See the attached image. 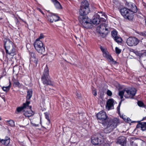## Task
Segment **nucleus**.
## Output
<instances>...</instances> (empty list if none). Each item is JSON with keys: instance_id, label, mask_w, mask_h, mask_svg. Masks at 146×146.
Instances as JSON below:
<instances>
[{"instance_id": "obj_21", "label": "nucleus", "mask_w": 146, "mask_h": 146, "mask_svg": "<svg viewBox=\"0 0 146 146\" xmlns=\"http://www.w3.org/2000/svg\"><path fill=\"white\" fill-rule=\"evenodd\" d=\"M103 56L107 58L109 62L113 61V59L111 56L109 55V53L107 50L103 53Z\"/></svg>"}, {"instance_id": "obj_34", "label": "nucleus", "mask_w": 146, "mask_h": 146, "mask_svg": "<svg viewBox=\"0 0 146 146\" xmlns=\"http://www.w3.org/2000/svg\"><path fill=\"white\" fill-rule=\"evenodd\" d=\"M92 93L95 96H96L97 95V92L96 89L94 88L92 90Z\"/></svg>"}, {"instance_id": "obj_26", "label": "nucleus", "mask_w": 146, "mask_h": 146, "mask_svg": "<svg viewBox=\"0 0 146 146\" xmlns=\"http://www.w3.org/2000/svg\"><path fill=\"white\" fill-rule=\"evenodd\" d=\"M27 98L28 100H30L32 95L33 91L31 89L28 90L27 92Z\"/></svg>"}, {"instance_id": "obj_48", "label": "nucleus", "mask_w": 146, "mask_h": 146, "mask_svg": "<svg viewBox=\"0 0 146 146\" xmlns=\"http://www.w3.org/2000/svg\"><path fill=\"white\" fill-rule=\"evenodd\" d=\"M140 59H141V60H142V56H141V57H140Z\"/></svg>"}, {"instance_id": "obj_6", "label": "nucleus", "mask_w": 146, "mask_h": 146, "mask_svg": "<svg viewBox=\"0 0 146 146\" xmlns=\"http://www.w3.org/2000/svg\"><path fill=\"white\" fill-rule=\"evenodd\" d=\"M90 11L88 2L86 0L83 1L81 3L79 11L80 15H86L89 13Z\"/></svg>"}, {"instance_id": "obj_4", "label": "nucleus", "mask_w": 146, "mask_h": 146, "mask_svg": "<svg viewBox=\"0 0 146 146\" xmlns=\"http://www.w3.org/2000/svg\"><path fill=\"white\" fill-rule=\"evenodd\" d=\"M6 52L7 54L13 56L16 54L15 46L13 43L9 40L5 43Z\"/></svg>"}, {"instance_id": "obj_33", "label": "nucleus", "mask_w": 146, "mask_h": 146, "mask_svg": "<svg viewBox=\"0 0 146 146\" xmlns=\"http://www.w3.org/2000/svg\"><path fill=\"white\" fill-rule=\"evenodd\" d=\"M138 105L140 107H142L143 106V103L141 101H138L137 102Z\"/></svg>"}, {"instance_id": "obj_8", "label": "nucleus", "mask_w": 146, "mask_h": 146, "mask_svg": "<svg viewBox=\"0 0 146 146\" xmlns=\"http://www.w3.org/2000/svg\"><path fill=\"white\" fill-rule=\"evenodd\" d=\"M34 45L35 49L39 53L41 54L44 53L45 49L41 41L36 40Z\"/></svg>"}, {"instance_id": "obj_40", "label": "nucleus", "mask_w": 146, "mask_h": 146, "mask_svg": "<svg viewBox=\"0 0 146 146\" xmlns=\"http://www.w3.org/2000/svg\"><path fill=\"white\" fill-rule=\"evenodd\" d=\"M37 9L40 11L43 15H44V13L43 12L42 10L39 8H38Z\"/></svg>"}, {"instance_id": "obj_38", "label": "nucleus", "mask_w": 146, "mask_h": 146, "mask_svg": "<svg viewBox=\"0 0 146 146\" xmlns=\"http://www.w3.org/2000/svg\"><path fill=\"white\" fill-rule=\"evenodd\" d=\"M76 95L78 98H80L81 97V95L79 93L77 92Z\"/></svg>"}, {"instance_id": "obj_24", "label": "nucleus", "mask_w": 146, "mask_h": 146, "mask_svg": "<svg viewBox=\"0 0 146 146\" xmlns=\"http://www.w3.org/2000/svg\"><path fill=\"white\" fill-rule=\"evenodd\" d=\"M26 105H27V102H26V103H24L23 104L22 106L17 108V111L18 112H19L23 111V113L24 111H25V110L26 109Z\"/></svg>"}, {"instance_id": "obj_47", "label": "nucleus", "mask_w": 146, "mask_h": 146, "mask_svg": "<svg viewBox=\"0 0 146 146\" xmlns=\"http://www.w3.org/2000/svg\"><path fill=\"white\" fill-rule=\"evenodd\" d=\"M144 35L146 36V32L144 33Z\"/></svg>"}, {"instance_id": "obj_31", "label": "nucleus", "mask_w": 146, "mask_h": 146, "mask_svg": "<svg viewBox=\"0 0 146 146\" xmlns=\"http://www.w3.org/2000/svg\"><path fill=\"white\" fill-rule=\"evenodd\" d=\"M44 36L42 34H41L39 37L37 38L36 40H40L44 38Z\"/></svg>"}, {"instance_id": "obj_49", "label": "nucleus", "mask_w": 146, "mask_h": 146, "mask_svg": "<svg viewBox=\"0 0 146 146\" xmlns=\"http://www.w3.org/2000/svg\"><path fill=\"white\" fill-rule=\"evenodd\" d=\"M123 119L124 120H125L126 119L125 118H123V117H122Z\"/></svg>"}, {"instance_id": "obj_7", "label": "nucleus", "mask_w": 146, "mask_h": 146, "mask_svg": "<svg viewBox=\"0 0 146 146\" xmlns=\"http://www.w3.org/2000/svg\"><path fill=\"white\" fill-rule=\"evenodd\" d=\"M79 20L82 25L85 28H89L91 24V20L86 15H80Z\"/></svg>"}, {"instance_id": "obj_44", "label": "nucleus", "mask_w": 146, "mask_h": 146, "mask_svg": "<svg viewBox=\"0 0 146 146\" xmlns=\"http://www.w3.org/2000/svg\"><path fill=\"white\" fill-rule=\"evenodd\" d=\"M127 121H128L129 122H130L131 121V119L129 118H127Z\"/></svg>"}, {"instance_id": "obj_12", "label": "nucleus", "mask_w": 146, "mask_h": 146, "mask_svg": "<svg viewBox=\"0 0 146 146\" xmlns=\"http://www.w3.org/2000/svg\"><path fill=\"white\" fill-rule=\"evenodd\" d=\"M30 64L36 67L38 64V59L36 54L32 52L30 53Z\"/></svg>"}, {"instance_id": "obj_10", "label": "nucleus", "mask_w": 146, "mask_h": 146, "mask_svg": "<svg viewBox=\"0 0 146 146\" xmlns=\"http://www.w3.org/2000/svg\"><path fill=\"white\" fill-rule=\"evenodd\" d=\"M109 28V27L107 24L103 23L97 27V30L100 34H104L106 36L108 32Z\"/></svg>"}, {"instance_id": "obj_23", "label": "nucleus", "mask_w": 146, "mask_h": 146, "mask_svg": "<svg viewBox=\"0 0 146 146\" xmlns=\"http://www.w3.org/2000/svg\"><path fill=\"white\" fill-rule=\"evenodd\" d=\"M1 142L6 146H9L10 142V139L9 137H7V139H2L0 141Z\"/></svg>"}, {"instance_id": "obj_27", "label": "nucleus", "mask_w": 146, "mask_h": 146, "mask_svg": "<svg viewBox=\"0 0 146 146\" xmlns=\"http://www.w3.org/2000/svg\"><path fill=\"white\" fill-rule=\"evenodd\" d=\"M8 125L12 127H14L15 126L14 122L12 120H7V121Z\"/></svg>"}, {"instance_id": "obj_35", "label": "nucleus", "mask_w": 146, "mask_h": 146, "mask_svg": "<svg viewBox=\"0 0 146 146\" xmlns=\"http://www.w3.org/2000/svg\"><path fill=\"white\" fill-rule=\"evenodd\" d=\"M107 94L109 96H111L112 95V93L111 91L108 90L107 91Z\"/></svg>"}, {"instance_id": "obj_16", "label": "nucleus", "mask_w": 146, "mask_h": 146, "mask_svg": "<svg viewBox=\"0 0 146 146\" xmlns=\"http://www.w3.org/2000/svg\"><path fill=\"white\" fill-rule=\"evenodd\" d=\"M114 103V100L112 99H110L107 101L106 105V108L108 110L113 109V105Z\"/></svg>"}, {"instance_id": "obj_45", "label": "nucleus", "mask_w": 146, "mask_h": 146, "mask_svg": "<svg viewBox=\"0 0 146 146\" xmlns=\"http://www.w3.org/2000/svg\"><path fill=\"white\" fill-rule=\"evenodd\" d=\"M144 54H145V55L146 56V50L144 52Z\"/></svg>"}, {"instance_id": "obj_36", "label": "nucleus", "mask_w": 146, "mask_h": 146, "mask_svg": "<svg viewBox=\"0 0 146 146\" xmlns=\"http://www.w3.org/2000/svg\"><path fill=\"white\" fill-rule=\"evenodd\" d=\"M14 84L15 85H17V86H19L20 85V83L17 81H16L15 82H14Z\"/></svg>"}, {"instance_id": "obj_42", "label": "nucleus", "mask_w": 146, "mask_h": 146, "mask_svg": "<svg viewBox=\"0 0 146 146\" xmlns=\"http://www.w3.org/2000/svg\"><path fill=\"white\" fill-rule=\"evenodd\" d=\"M121 103V102H120L118 106H117V110H118L119 111V108H120V106Z\"/></svg>"}, {"instance_id": "obj_29", "label": "nucleus", "mask_w": 146, "mask_h": 146, "mask_svg": "<svg viewBox=\"0 0 146 146\" xmlns=\"http://www.w3.org/2000/svg\"><path fill=\"white\" fill-rule=\"evenodd\" d=\"M111 34L112 36L114 38L115 37L117 36V32L115 31H113L111 32Z\"/></svg>"}, {"instance_id": "obj_5", "label": "nucleus", "mask_w": 146, "mask_h": 146, "mask_svg": "<svg viewBox=\"0 0 146 146\" xmlns=\"http://www.w3.org/2000/svg\"><path fill=\"white\" fill-rule=\"evenodd\" d=\"M41 79L43 83L46 85H50L52 84L51 81L50 79L49 70L47 65L44 70L43 74Z\"/></svg>"}, {"instance_id": "obj_1", "label": "nucleus", "mask_w": 146, "mask_h": 146, "mask_svg": "<svg viewBox=\"0 0 146 146\" xmlns=\"http://www.w3.org/2000/svg\"><path fill=\"white\" fill-rule=\"evenodd\" d=\"M126 6L127 8L123 7L120 9L121 15L125 18L129 20L133 18V13L137 11V8L135 5L131 3H127Z\"/></svg>"}, {"instance_id": "obj_22", "label": "nucleus", "mask_w": 146, "mask_h": 146, "mask_svg": "<svg viewBox=\"0 0 146 146\" xmlns=\"http://www.w3.org/2000/svg\"><path fill=\"white\" fill-rule=\"evenodd\" d=\"M52 2L54 4V6L56 9H62L61 5L60 3L57 0H51Z\"/></svg>"}, {"instance_id": "obj_46", "label": "nucleus", "mask_w": 146, "mask_h": 146, "mask_svg": "<svg viewBox=\"0 0 146 146\" xmlns=\"http://www.w3.org/2000/svg\"><path fill=\"white\" fill-rule=\"evenodd\" d=\"M7 137H7V136H6L5 137V139H7Z\"/></svg>"}, {"instance_id": "obj_37", "label": "nucleus", "mask_w": 146, "mask_h": 146, "mask_svg": "<svg viewBox=\"0 0 146 146\" xmlns=\"http://www.w3.org/2000/svg\"><path fill=\"white\" fill-rule=\"evenodd\" d=\"M100 48H101V49L102 50V52L103 53L105 52V51H106V50L104 49V48H103L102 46H100Z\"/></svg>"}, {"instance_id": "obj_19", "label": "nucleus", "mask_w": 146, "mask_h": 146, "mask_svg": "<svg viewBox=\"0 0 146 146\" xmlns=\"http://www.w3.org/2000/svg\"><path fill=\"white\" fill-rule=\"evenodd\" d=\"M137 128H140L142 131L146 130V122H142L139 123L136 126Z\"/></svg>"}, {"instance_id": "obj_15", "label": "nucleus", "mask_w": 146, "mask_h": 146, "mask_svg": "<svg viewBox=\"0 0 146 146\" xmlns=\"http://www.w3.org/2000/svg\"><path fill=\"white\" fill-rule=\"evenodd\" d=\"M59 18L58 16L54 14H51L48 16V20L51 23L58 21Z\"/></svg>"}, {"instance_id": "obj_30", "label": "nucleus", "mask_w": 146, "mask_h": 146, "mask_svg": "<svg viewBox=\"0 0 146 146\" xmlns=\"http://www.w3.org/2000/svg\"><path fill=\"white\" fill-rule=\"evenodd\" d=\"M10 84L7 87H2L3 90L5 92H7L10 89Z\"/></svg>"}, {"instance_id": "obj_18", "label": "nucleus", "mask_w": 146, "mask_h": 146, "mask_svg": "<svg viewBox=\"0 0 146 146\" xmlns=\"http://www.w3.org/2000/svg\"><path fill=\"white\" fill-rule=\"evenodd\" d=\"M109 121L115 128L120 123L119 119L117 117L114 118L110 120H109Z\"/></svg>"}, {"instance_id": "obj_13", "label": "nucleus", "mask_w": 146, "mask_h": 146, "mask_svg": "<svg viewBox=\"0 0 146 146\" xmlns=\"http://www.w3.org/2000/svg\"><path fill=\"white\" fill-rule=\"evenodd\" d=\"M139 42L138 39L134 37H130L127 40V43L129 46H135Z\"/></svg>"}, {"instance_id": "obj_41", "label": "nucleus", "mask_w": 146, "mask_h": 146, "mask_svg": "<svg viewBox=\"0 0 146 146\" xmlns=\"http://www.w3.org/2000/svg\"><path fill=\"white\" fill-rule=\"evenodd\" d=\"M31 124L33 126H38V124H36L35 123H32V122H31Z\"/></svg>"}, {"instance_id": "obj_43", "label": "nucleus", "mask_w": 146, "mask_h": 146, "mask_svg": "<svg viewBox=\"0 0 146 146\" xmlns=\"http://www.w3.org/2000/svg\"><path fill=\"white\" fill-rule=\"evenodd\" d=\"M46 118L47 119H48V121H49V118L48 116L46 115Z\"/></svg>"}, {"instance_id": "obj_32", "label": "nucleus", "mask_w": 146, "mask_h": 146, "mask_svg": "<svg viewBox=\"0 0 146 146\" xmlns=\"http://www.w3.org/2000/svg\"><path fill=\"white\" fill-rule=\"evenodd\" d=\"M116 53L117 54H119L121 52V50L119 49L117 47H116L115 48Z\"/></svg>"}, {"instance_id": "obj_3", "label": "nucleus", "mask_w": 146, "mask_h": 146, "mask_svg": "<svg viewBox=\"0 0 146 146\" xmlns=\"http://www.w3.org/2000/svg\"><path fill=\"white\" fill-rule=\"evenodd\" d=\"M104 134L97 133L92 137V143L95 145H103L106 143L104 141Z\"/></svg>"}, {"instance_id": "obj_39", "label": "nucleus", "mask_w": 146, "mask_h": 146, "mask_svg": "<svg viewBox=\"0 0 146 146\" xmlns=\"http://www.w3.org/2000/svg\"><path fill=\"white\" fill-rule=\"evenodd\" d=\"M113 2L116 5H117L118 1L117 0H113Z\"/></svg>"}, {"instance_id": "obj_11", "label": "nucleus", "mask_w": 146, "mask_h": 146, "mask_svg": "<svg viewBox=\"0 0 146 146\" xmlns=\"http://www.w3.org/2000/svg\"><path fill=\"white\" fill-rule=\"evenodd\" d=\"M103 124L104 126V131L105 133H109L112 131L115 127L112 125L109 121L105 122Z\"/></svg>"}, {"instance_id": "obj_50", "label": "nucleus", "mask_w": 146, "mask_h": 146, "mask_svg": "<svg viewBox=\"0 0 146 146\" xmlns=\"http://www.w3.org/2000/svg\"><path fill=\"white\" fill-rule=\"evenodd\" d=\"M2 120V118H1V117L0 116V120Z\"/></svg>"}, {"instance_id": "obj_2", "label": "nucleus", "mask_w": 146, "mask_h": 146, "mask_svg": "<svg viewBox=\"0 0 146 146\" xmlns=\"http://www.w3.org/2000/svg\"><path fill=\"white\" fill-rule=\"evenodd\" d=\"M136 90L134 88L129 89L126 88L123 90L120 91L118 94L121 99L123 98V96L126 98H132L136 93Z\"/></svg>"}, {"instance_id": "obj_9", "label": "nucleus", "mask_w": 146, "mask_h": 146, "mask_svg": "<svg viewBox=\"0 0 146 146\" xmlns=\"http://www.w3.org/2000/svg\"><path fill=\"white\" fill-rule=\"evenodd\" d=\"M97 117L98 121L102 124L108 121L109 119L107 118V115L106 112L103 111H100L97 114Z\"/></svg>"}, {"instance_id": "obj_14", "label": "nucleus", "mask_w": 146, "mask_h": 146, "mask_svg": "<svg viewBox=\"0 0 146 146\" xmlns=\"http://www.w3.org/2000/svg\"><path fill=\"white\" fill-rule=\"evenodd\" d=\"M27 105L26 110L23 112V114L26 117H29L33 114V112L31 110V106H29L30 102L27 101Z\"/></svg>"}, {"instance_id": "obj_25", "label": "nucleus", "mask_w": 146, "mask_h": 146, "mask_svg": "<svg viewBox=\"0 0 146 146\" xmlns=\"http://www.w3.org/2000/svg\"><path fill=\"white\" fill-rule=\"evenodd\" d=\"M100 19L94 16V18L92 21V23L94 25H97L100 22Z\"/></svg>"}, {"instance_id": "obj_20", "label": "nucleus", "mask_w": 146, "mask_h": 146, "mask_svg": "<svg viewBox=\"0 0 146 146\" xmlns=\"http://www.w3.org/2000/svg\"><path fill=\"white\" fill-rule=\"evenodd\" d=\"M95 17H97L99 19H105V18H106L107 16L104 13L102 12H99L96 14Z\"/></svg>"}, {"instance_id": "obj_17", "label": "nucleus", "mask_w": 146, "mask_h": 146, "mask_svg": "<svg viewBox=\"0 0 146 146\" xmlns=\"http://www.w3.org/2000/svg\"><path fill=\"white\" fill-rule=\"evenodd\" d=\"M117 142L122 146H123L126 143V138L124 136L119 137L118 138Z\"/></svg>"}, {"instance_id": "obj_28", "label": "nucleus", "mask_w": 146, "mask_h": 146, "mask_svg": "<svg viewBox=\"0 0 146 146\" xmlns=\"http://www.w3.org/2000/svg\"><path fill=\"white\" fill-rule=\"evenodd\" d=\"M115 40L117 42H120L122 41L121 38L118 36L115 37L114 38Z\"/></svg>"}]
</instances>
